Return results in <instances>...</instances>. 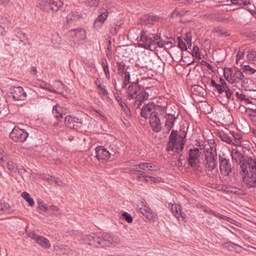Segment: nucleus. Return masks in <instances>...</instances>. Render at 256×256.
I'll use <instances>...</instances> for the list:
<instances>
[{
    "label": "nucleus",
    "instance_id": "6",
    "mask_svg": "<svg viewBox=\"0 0 256 256\" xmlns=\"http://www.w3.org/2000/svg\"><path fill=\"white\" fill-rule=\"evenodd\" d=\"M204 162L206 168L208 171H212L216 168L217 166V154L215 150L210 148V150H204Z\"/></svg>",
    "mask_w": 256,
    "mask_h": 256
},
{
    "label": "nucleus",
    "instance_id": "5",
    "mask_svg": "<svg viewBox=\"0 0 256 256\" xmlns=\"http://www.w3.org/2000/svg\"><path fill=\"white\" fill-rule=\"evenodd\" d=\"M186 132H182V134H178V132L172 130L169 136L166 150L168 151H174L179 153L184 148Z\"/></svg>",
    "mask_w": 256,
    "mask_h": 256
},
{
    "label": "nucleus",
    "instance_id": "14",
    "mask_svg": "<svg viewBox=\"0 0 256 256\" xmlns=\"http://www.w3.org/2000/svg\"><path fill=\"white\" fill-rule=\"evenodd\" d=\"M188 158L187 161L188 164L192 168H196L199 162V157L200 156V152L198 148H194L190 149L188 152Z\"/></svg>",
    "mask_w": 256,
    "mask_h": 256
},
{
    "label": "nucleus",
    "instance_id": "43",
    "mask_svg": "<svg viewBox=\"0 0 256 256\" xmlns=\"http://www.w3.org/2000/svg\"><path fill=\"white\" fill-rule=\"evenodd\" d=\"M246 114L254 122H256V109H249L246 110Z\"/></svg>",
    "mask_w": 256,
    "mask_h": 256
},
{
    "label": "nucleus",
    "instance_id": "36",
    "mask_svg": "<svg viewBox=\"0 0 256 256\" xmlns=\"http://www.w3.org/2000/svg\"><path fill=\"white\" fill-rule=\"evenodd\" d=\"M248 84V86H244L248 88V90L256 91V81L252 80L250 79H246L244 82V84Z\"/></svg>",
    "mask_w": 256,
    "mask_h": 256
},
{
    "label": "nucleus",
    "instance_id": "34",
    "mask_svg": "<svg viewBox=\"0 0 256 256\" xmlns=\"http://www.w3.org/2000/svg\"><path fill=\"white\" fill-rule=\"evenodd\" d=\"M116 68L118 74L123 76L125 73L126 65L122 60H118L116 62Z\"/></svg>",
    "mask_w": 256,
    "mask_h": 256
},
{
    "label": "nucleus",
    "instance_id": "12",
    "mask_svg": "<svg viewBox=\"0 0 256 256\" xmlns=\"http://www.w3.org/2000/svg\"><path fill=\"white\" fill-rule=\"evenodd\" d=\"M10 97L14 100H24L26 97V93L21 86H12L10 89Z\"/></svg>",
    "mask_w": 256,
    "mask_h": 256
},
{
    "label": "nucleus",
    "instance_id": "24",
    "mask_svg": "<svg viewBox=\"0 0 256 256\" xmlns=\"http://www.w3.org/2000/svg\"><path fill=\"white\" fill-rule=\"evenodd\" d=\"M228 82L232 84H237L242 80L244 78L242 72L238 70H234Z\"/></svg>",
    "mask_w": 256,
    "mask_h": 256
},
{
    "label": "nucleus",
    "instance_id": "35",
    "mask_svg": "<svg viewBox=\"0 0 256 256\" xmlns=\"http://www.w3.org/2000/svg\"><path fill=\"white\" fill-rule=\"evenodd\" d=\"M168 207L175 217L176 216H178V212L180 210V206H178L175 204H172V203H168Z\"/></svg>",
    "mask_w": 256,
    "mask_h": 256
},
{
    "label": "nucleus",
    "instance_id": "45",
    "mask_svg": "<svg viewBox=\"0 0 256 256\" xmlns=\"http://www.w3.org/2000/svg\"><path fill=\"white\" fill-rule=\"evenodd\" d=\"M246 50L244 48L242 47L240 48L237 52L236 54V60L238 61L240 59H241L242 58L244 57L245 53L246 52H245Z\"/></svg>",
    "mask_w": 256,
    "mask_h": 256
},
{
    "label": "nucleus",
    "instance_id": "37",
    "mask_svg": "<svg viewBox=\"0 0 256 256\" xmlns=\"http://www.w3.org/2000/svg\"><path fill=\"white\" fill-rule=\"evenodd\" d=\"M7 168L12 174H15L17 172L18 168L16 165L12 161H9L6 164Z\"/></svg>",
    "mask_w": 256,
    "mask_h": 256
},
{
    "label": "nucleus",
    "instance_id": "39",
    "mask_svg": "<svg viewBox=\"0 0 256 256\" xmlns=\"http://www.w3.org/2000/svg\"><path fill=\"white\" fill-rule=\"evenodd\" d=\"M124 74V82L122 84V88H126L127 85L132 83V82H130V72H126Z\"/></svg>",
    "mask_w": 256,
    "mask_h": 256
},
{
    "label": "nucleus",
    "instance_id": "57",
    "mask_svg": "<svg viewBox=\"0 0 256 256\" xmlns=\"http://www.w3.org/2000/svg\"><path fill=\"white\" fill-rule=\"evenodd\" d=\"M56 184L59 186H64V182L60 178L55 177L54 179V182Z\"/></svg>",
    "mask_w": 256,
    "mask_h": 256
},
{
    "label": "nucleus",
    "instance_id": "31",
    "mask_svg": "<svg viewBox=\"0 0 256 256\" xmlns=\"http://www.w3.org/2000/svg\"><path fill=\"white\" fill-rule=\"evenodd\" d=\"M54 89L56 90L55 94H61L65 90V86L61 82L56 80L54 83Z\"/></svg>",
    "mask_w": 256,
    "mask_h": 256
},
{
    "label": "nucleus",
    "instance_id": "23",
    "mask_svg": "<svg viewBox=\"0 0 256 256\" xmlns=\"http://www.w3.org/2000/svg\"><path fill=\"white\" fill-rule=\"evenodd\" d=\"M96 84L97 87L98 92L101 98L104 99L105 98H107L108 92L106 87L102 84L100 80H98L96 81Z\"/></svg>",
    "mask_w": 256,
    "mask_h": 256
},
{
    "label": "nucleus",
    "instance_id": "9",
    "mask_svg": "<svg viewBox=\"0 0 256 256\" xmlns=\"http://www.w3.org/2000/svg\"><path fill=\"white\" fill-rule=\"evenodd\" d=\"M28 136V134L24 129L14 126L10 134V138L15 142H23Z\"/></svg>",
    "mask_w": 256,
    "mask_h": 256
},
{
    "label": "nucleus",
    "instance_id": "20",
    "mask_svg": "<svg viewBox=\"0 0 256 256\" xmlns=\"http://www.w3.org/2000/svg\"><path fill=\"white\" fill-rule=\"evenodd\" d=\"M114 96L116 100L125 114L127 116H130V111L128 106L122 101V98L118 93H114Z\"/></svg>",
    "mask_w": 256,
    "mask_h": 256
},
{
    "label": "nucleus",
    "instance_id": "63",
    "mask_svg": "<svg viewBox=\"0 0 256 256\" xmlns=\"http://www.w3.org/2000/svg\"><path fill=\"white\" fill-rule=\"evenodd\" d=\"M210 84L212 86L216 88L218 84H217L214 80H211Z\"/></svg>",
    "mask_w": 256,
    "mask_h": 256
},
{
    "label": "nucleus",
    "instance_id": "18",
    "mask_svg": "<svg viewBox=\"0 0 256 256\" xmlns=\"http://www.w3.org/2000/svg\"><path fill=\"white\" fill-rule=\"evenodd\" d=\"M70 36L77 40H84L86 38V33L83 28H76L72 30L69 32Z\"/></svg>",
    "mask_w": 256,
    "mask_h": 256
},
{
    "label": "nucleus",
    "instance_id": "49",
    "mask_svg": "<svg viewBox=\"0 0 256 256\" xmlns=\"http://www.w3.org/2000/svg\"><path fill=\"white\" fill-rule=\"evenodd\" d=\"M38 208L44 210V211H47L48 210V206H46L42 201H38Z\"/></svg>",
    "mask_w": 256,
    "mask_h": 256
},
{
    "label": "nucleus",
    "instance_id": "7",
    "mask_svg": "<svg viewBox=\"0 0 256 256\" xmlns=\"http://www.w3.org/2000/svg\"><path fill=\"white\" fill-rule=\"evenodd\" d=\"M62 5L63 2L60 0L56 2L53 0H42L41 2L40 8L44 11L48 12H50V11L56 12Z\"/></svg>",
    "mask_w": 256,
    "mask_h": 256
},
{
    "label": "nucleus",
    "instance_id": "29",
    "mask_svg": "<svg viewBox=\"0 0 256 256\" xmlns=\"http://www.w3.org/2000/svg\"><path fill=\"white\" fill-rule=\"evenodd\" d=\"M230 134L232 135L234 140L232 144L236 146H242V141L241 140L242 138V136L241 134L238 132L232 131L230 132Z\"/></svg>",
    "mask_w": 256,
    "mask_h": 256
},
{
    "label": "nucleus",
    "instance_id": "51",
    "mask_svg": "<svg viewBox=\"0 0 256 256\" xmlns=\"http://www.w3.org/2000/svg\"><path fill=\"white\" fill-rule=\"evenodd\" d=\"M192 55L193 56L198 57L200 56V52H199V48L197 46H194L193 48V51L192 52Z\"/></svg>",
    "mask_w": 256,
    "mask_h": 256
},
{
    "label": "nucleus",
    "instance_id": "3",
    "mask_svg": "<svg viewBox=\"0 0 256 256\" xmlns=\"http://www.w3.org/2000/svg\"><path fill=\"white\" fill-rule=\"evenodd\" d=\"M240 174L246 188H256V159H250L247 164H241Z\"/></svg>",
    "mask_w": 256,
    "mask_h": 256
},
{
    "label": "nucleus",
    "instance_id": "33",
    "mask_svg": "<svg viewBox=\"0 0 256 256\" xmlns=\"http://www.w3.org/2000/svg\"><path fill=\"white\" fill-rule=\"evenodd\" d=\"M227 87L228 86L224 80L222 78H220L219 83H218L215 88L219 94H221L224 92Z\"/></svg>",
    "mask_w": 256,
    "mask_h": 256
},
{
    "label": "nucleus",
    "instance_id": "62",
    "mask_svg": "<svg viewBox=\"0 0 256 256\" xmlns=\"http://www.w3.org/2000/svg\"><path fill=\"white\" fill-rule=\"evenodd\" d=\"M140 172V170H136V169H132L130 170V172L132 174H137Z\"/></svg>",
    "mask_w": 256,
    "mask_h": 256
},
{
    "label": "nucleus",
    "instance_id": "54",
    "mask_svg": "<svg viewBox=\"0 0 256 256\" xmlns=\"http://www.w3.org/2000/svg\"><path fill=\"white\" fill-rule=\"evenodd\" d=\"M44 89L53 93H55L56 92V90L54 89V86H52L49 84L46 83Z\"/></svg>",
    "mask_w": 256,
    "mask_h": 256
},
{
    "label": "nucleus",
    "instance_id": "46",
    "mask_svg": "<svg viewBox=\"0 0 256 256\" xmlns=\"http://www.w3.org/2000/svg\"><path fill=\"white\" fill-rule=\"evenodd\" d=\"M246 52L247 53L246 58L248 60H252L254 59L256 56V52L254 50H252L251 52H250V50H248Z\"/></svg>",
    "mask_w": 256,
    "mask_h": 256
},
{
    "label": "nucleus",
    "instance_id": "60",
    "mask_svg": "<svg viewBox=\"0 0 256 256\" xmlns=\"http://www.w3.org/2000/svg\"><path fill=\"white\" fill-rule=\"evenodd\" d=\"M102 64L104 72L108 70V64L106 60L103 62Z\"/></svg>",
    "mask_w": 256,
    "mask_h": 256
},
{
    "label": "nucleus",
    "instance_id": "42",
    "mask_svg": "<svg viewBox=\"0 0 256 256\" xmlns=\"http://www.w3.org/2000/svg\"><path fill=\"white\" fill-rule=\"evenodd\" d=\"M192 90L193 92V93L195 94H198L201 95L204 92V89L203 88L198 85H194L192 88Z\"/></svg>",
    "mask_w": 256,
    "mask_h": 256
},
{
    "label": "nucleus",
    "instance_id": "11",
    "mask_svg": "<svg viewBox=\"0 0 256 256\" xmlns=\"http://www.w3.org/2000/svg\"><path fill=\"white\" fill-rule=\"evenodd\" d=\"M232 160L236 164H240V165L242 164H247V162L250 159H254L252 157H248L246 159L244 158V155L236 148H229Z\"/></svg>",
    "mask_w": 256,
    "mask_h": 256
},
{
    "label": "nucleus",
    "instance_id": "38",
    "mask_svg": "<svg viewBox=\"0 0 256 256\" xmlns=\"http://www.w3.org/2000/svg\"><path fill=\"white\" fill-rule=\"evenodd\" d=\"M22 196L28 203L30 206L34 204V200L30 198V195L27 192H24L22 194Z\"/></svg>",
    "mask_w": 256,
    "mask_h": 256
},
{
    "label": "nucleus",
    "instance_id": "40",
    "mask_svg": "<svg viewBox=\"0 0 256 256\" xmlns=\"http://www.w3.org/2000/svg\"><path fill=\"white\" fill-rule=\"evenodd\" d=\"M243 72L246 74L251 75L256 72V70L249 65H244L242 68Z\"/></svg>",
    "mask_w": 256,
    "mask_h": 256
},
{
    "label": "nucleus",
    "instance_id": "41",
    "mask_svg": "<svg viewBox=\"0 0 256 256\" xmlns=\"http://www.w3.org/2000/svg\"><path fill=\"white\" fill-rule=\"evenodd\" d=\"M234 70L230 68H224V74L225 78L228 82L230 80V77L232 76V74Z\"/></svg>",
    "mask_w": 256,
    "mask_h": 256
},
{
    "label": "nucleus",
    "instance_id": "55",
    "mask_svg": "<svg viewBox=\"0 0 256 256\" xmlns=\"http://www.w3.org/2000/svg\"><path fill=\"white\" fill-rule=\"evenodd\" d=\"M12 0H0V6H6L11 2Z\"/></svg>",
    "mask_w": 256,
    "mask_h": 256
},
{
    "label": "nucleus",
    "instance_id": "64",
    "mask_svg": "<svg viewBox=\"0 0 256 256\" xmlns=\"http://www.w3.org/2000/svg\"><path fill=\"white\" fill-rule=\"evenodd\" d=\"M104 72L105 75L106 76V78L108 80H109L110 78V74L109 70H106Z\"/></svg>",
    "mask_w": 256,
    "mask_h": 256
},
{
    "label": "nucleus",
    "instance_id": "61",
    "mask_svg": "<svg viewBox=\"0 0 256 256\" xmlns=\"http://www.w3.org/2000/svg\"><path fill=\"white\" fill-rule=\"evenodd\" d=\"M48 211H57L58 210V208L54 206H48Z\"/></svg>",
    "mask_w": 256,
    "mask_h": 256
},
{
    "label": "nucleus",
    "instance_id": "1",
    "mask_svg": "<svg viewBox=\"0 0 256 256\" xmlns=\"http://www.w3.org/2000/svg\"><path fill=\"white\" fill-rule=\"evenodd\" d=\"M84 244L98 247L114 246L120 243V238L116 236H111L107 233H92L89 235L82 234Z\"/></svg>",
    "mask_w": 256,
    "mask_h": 256
},
{
    "label": "nucleus",
    "instance_id": "48",
    "mask_svg": "<svg viewBox=\"0 0 256 256\" xmlns=\"http://www.w3.org/2000/svg\"><path fill=\"white\" fill-rule=\"evenodd\" d=\"M27 234L28 237L36 241L39 235L36 234L34 231L30 230L27 232Z\"/></svg>",
    "mask_w": 256,
    "mask_h": 256
},
{
    "label": "nucleus",
    "instance_id": "28",
    "mask_svg": "<svg viewBox=\"0 0 256 256\" xmlns=\"http://www.w3.org/2000/svg\"><path fill=\"white\" fill-rule=\"evenodd\" d=\"M62 108L58 104H56L53 106L52 114L58 120H61L63 118Z\"/></svg>",
    "mask_w": 256,
    "mask_h": 256
},
{
    "label": "nucleus",
    "instance_id": "15",
    "mask_svg": "<svg viewBox=\"0 0 256 256\" xmlns=\"http://www.w3.org/2000/svg\"><path fill=\"white\" fill-rule=\"evenodd\" d=\"M154 41L149 36H148L146 32L142 31L139 46L146 49L151 50L152 46L154 44Z\"/></svg>",
    "mask_w": 256,
    "mask_h": 256
},
{
    "label": "nucleus",
    "instance_id": "58",
    "mask_svg": "<svg viewBox=\"0 0 256 256\" xmlns=\"http://www.w3.org/2000/svg\"><path fill=\"white\" fill-rule=\"evenodd\" d=\"M186 215L183 212H181V210H180V212H178V216H176V217L178 219L180 220V218H182V220H184L185 219Z\"/></svg>",
    "mask_w": 256,
    "mask_h": 256
},
{
    "label": "nucleus",
    "instance_id": "52",
    "mask_svg": "<svg viewBox=\"0 0 256 256\" xmlns=\"http://www.w3.org/2000/svg\"><path fill=\"white\" fill-rule=\"evenodd\" d=\"M35 84L38 86H39L40 88L43 89L44 88V87L46 84V83L40 80H38L37 82H35Z\"/></svg>",
    "mask_w": 256,
    "mask_h": 256
},
{
    "label": "nucleus",
    "instance_id": "10",
    "mask_svg": "<svg viewBox=\"0 0 256 256\" xmlns=\"http://www.w3.org/2000/svg\"><path fill=\"white\" fill-rule=\"evenodd\" d=\"M138 211L142 214L148 220L155 221L157 218V214L153 212L150 208L144 201L142 202L138 206Z\"/></svg>",
    "mask_w": 256,
    "mask_h": 256
},
{
    "label": "nucleus",
    "instance_id": "26",
    "mask_svg": "<svg viewBox=\"0 0 256 256\" xmlns=\"http://www.w3.org/2000/svg\"><path fill=\"white\" fill-rule=\"evenodd\" d=\"M54 251L55 252L56 254H68L71 250L66 246L58 244L54 246Z\"/></svg>",
    "mask_w": 256,
    "mask_h": 256
},
{
    "label": "nucleus",
    "instance_id": "16",
    "mask_svg": "<svg viewBox=\"0 0 256 256\" xmlns=\"http://www.w3.org/2000/svg\"><path fill=\"white\" fill-rule=\"evenodd\" d=\"M66 125L70 128L78 130L82 126V122L78 118L72 117L70 116H67L64 119Z\"/></svg>",
    "mask_w": 256,
    "mask_h": 256
},
{
    "label": "nucleus",
    "instance_id": "17",
    "mask_svg": "<svg viewBox=\"0 0 256 256\" xmlns=\"http://www.w3.org/2000/svg\"><path fill=\"white\" fill-rule=\"evenodd\" d=\"M100 15L94 22V28L98 30L100 28L108 16V11L107 10L103 8L99 10Z\"/></svg>",
    "mask_w": 256,
    "mask_h": 256
},
{
    "label": "nucleus",
    "instance_id": "4",
    "mask_svg": "<svg viewBox=\"0 0 256 256\" xmlns=\"http://www.w3.org/2000/svg\"><path fill=\"white\" fill-rule=\"evenodd\" d=\"M146 90L149 88L144 90L138 82H132L127 88L126 98L130 100L134 99V106L135 108H140L142 102L148 98L149 94Z\"/></svg>",
    "mask_w": 256,
    "mask_h": 256
},
{
    "label": "nucleus",
    "instance_id": "25",
    "mask_svg": "<svg viewBox=\"0 0 256 256\" xmlns=\"http://www.w3.org/2000/svg\"><path fill=\"white\" fill-rule=\"evenodd\" d=\"M178 47L182 51L186 50L191 46V40L188 37L184 38V40L180 38H178Z\"/></svg>",
    "mask_w": 256,
    "mask_h": 256
},
{
    "label": "nucleus",
    "instance_id": "27",
    "mask_svg": "<svg viewBox=\"0 0 256 256\" xmlns=\"http://www.w3.org/2000/svg\"><path fill=\"white\" fill-rule=\"evenodd\" d=\"M36 242L44 248H48L51 246L49 240L41 236H38Z\"/></svg>",
    "mask_w": 256,
    "mask_h": 256
},
{
    "label": "nucleus",
    "instance_id": "19",
    "mask_svg": "<svg viewBox=\"0 0 256 256\" xmlns=\"http://www.w3.org/2000/svg\"><path fill=\"white\" fill-rule=\"evenodd\" d=\"M166 122L164 130L166 132H168L173 128L174 122L176 120V116L172 114H168L166 116Z\"/></svg>",
    "mask_w": 256,
    "mask_h": 256
},
{
    "label": "nucleus",
    "instance_id": "50",
    "mask_svg": "<svg viewBox=\"0 0 256 256\" xmlns=\"http://www.w3.org/2000/svg\"><path fill=\"white\" fill-rule=\"evenodd\" d=\"M224 92L226 93V98L229 100H232L233 96H232V92L228 88V86L227 87V88H226V90L224 91Z\"/></svg>",
    "mask_w": 256,
    "mask_h": 256
},
{
    "label": "nucleus",
    "instance_id": "30",
    "mask_svg": "<svg viewBox=\"0 0 256 256\" xmlns=\"http://www.w3.org/2000/svg\"><path fill=\"white\" fill-rule=\"evenodd\" d=\"M218 136L219 138L223 142L228 144H232L233 140L230 136L228 134L222 131H220L218 132Z\"/></svg>",
    "mask_w": 256,
    "mask_h": 256
},
{
    "label": "nucleus",
    "instance_id": "53",
    "mask_svg": "<svg viewBox=\"0 0 256 256\" xmlns=\"http://www.w3.org/2000/svg\"><path fill=\"white\" fill-rule=\"evenodd\" d=\"M146 173L144 171L140 170V172L138 174L137 178L138 180H142V178H146Z\"/></svg>",
    "mask_w": 256,
    "mask_h": 256
},
{
    "label": "nucleus",
    "instance_id": "32",
    "mask_svg": "<svg viewBox=\"0 0 256 256\" xmlns=\"http://www.w3.org/2000/svg\"><path fill=\"white\" fill-rule=\"evenodd\" d=\"M232 3L236 5L238 8H247V6L250 4V0H231Z\"/></svg>",
    "mask_w": 256,
    "mask_h": 256
},
{
    "label": "nucleus",
    "instance_id": "22",
    "mask_svg": "<svg viewBox=\"0 0 256 256\" xmlns=\"http://www.w3.org/2000/svg\"><path fill=\"white\" fill-rule=\"evenodd\" d=\"M136 168H138L142 170H146V168L150 171H157L160 170L158 166L154 165L150 162H142L136 166Z\"/></svg>",
    "mask_w": 256,
    "mask_h": 256
},
{
    "label": "nucleus",
    "instance_id": "44",
    "mask_svg": "<svg viewBox=\"0 0 256 256\" xmlns=\"http://www.w3.org/2000/svg\"><path fill=\"white\" fill-rule=\"evenodd\" d=\"M205 212H207L209 214L214 215L216 218H220V219L222 220H227V219L228 218L226 216L221 214L219 213H217L216 212L212 210H209L208 211L205 210Z\"/></svg>",
    "mask_w": 256,
    "mask_h": 256
},
{
    "label": "nucleus",
    "instance_id": "13",
    "mask_svg": "<svg viewBox=\"0 0 256 256\" xmlns=\"http://www.w3.org/2000/svg\"><path fill=\"white\" fill-rule=\"evenodd\" d=\"M96 157L102 162H107L112 154L103 146H98L96 148Z\"/></svg>",
    "mask_w": 256,
    "mask_h": 256
},
{
    "label": "nucleus",
    "instance_id": "8",
    "mask_svg": "<svg viewBox=\"0 0 256 256\" xmlns=\"http://www.w3.org/2000/svg\"><path fill=\"white\" fill-rule=\"evenodd\" d=\"M220 170L221 174L224 176H228L232 170V166L230 160L224 156H218Z\"/></svg>",
    "mask_w": 256,
    "mask_h": 256
},
{
    "label": "nucleus",
    "instance_id": "59",
    "mask_svg": "<svg viewBox=\"0 0 256 256\" xmlns=\"http://www.w3.org/2000/svg\"><path fill=\"white\" fill-rule=\"evenodd\" d=\"M156 44L160 48H162L166 44V42L160 39L157 41Z\"/></svg>",
    "mask_w": 256,
    "mask_h": 256
},
{
    "label": "nucleus",
    "instance_id": "2",
    "mask_svg": "<svg viewBox=\"0 0 256 256\" xmlns=\"http://www.w3.org/2000/svg\"><path fill=\"white\" fill-rule=\"evenodd\" d=\"M162 111V108L161 107L156 106L153 102L143 106L141 110V116L146 119H149L153 131L156 132H159L162 129L161 123L158 116L159 112L161 114Z\"/></svg>",
    "mask_w": 256,
    "mask_h": 256
},
{
    "label": "nucleus",
    "instance_id": "21",
    "mask_svg": "<svg viewBox=\"0 0 256 256\" xmlns=\"http://www.w3.org/2000/svg\"><path fill=\"white\" fill-rule=\"evenodd\" d=\"M160 18L152 14H144L140 19V23L143 25L150 24L154 22L158 21Z\"/></svg>",
    "mask_w": 256,
    "mask_h": 256
},
{
    "label": "nucleus",
    "instance_id": "56",
    "mask_svg": "<svg viewBox=\"0 0 256 256\" xmlns=\"http://www.w3.org/2000/svg\"><path fill=\"white\" fill-rule=\"evenodd\" d=\"M55 178V176H46L44 179L50 184H52L54 182V179Z\"/></svg>",
    "mask_w": 256,
    "mask_h": 256
},
{
    "label": "nucleus",
    "instance_id": "47",
    "mask_svg": "<svg viewBox=\"0 0 256 256\" xmlns=\"http://www.w3.org/2000/svg\"><path fill=\"white\" fill-rule=\"evenodd\" d=\"M122 216L128 222L130 223L132 222V218L129 213L127 212H124L122 213Z\"/></svg>",
    "mask_w": 256,
    "mask_h": 256
}]
</instances>
